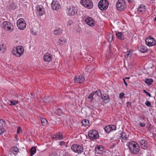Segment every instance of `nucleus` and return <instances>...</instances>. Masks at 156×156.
I'll list each match as a JSON object with an SVG mask.
<instances>
[{
  "label": "nucleus",
  "instance_id": "nucleus-1",
  "mask_svg": "<svg viewBox=\"0 0 156 156\" xmlns=\"http://www.w3.org/2000/svg\"><path fill=\"white\" fill-rule=\"evenodd\" d=\"M127 146L129 151L132 154H136L140 151V146L136 142L134 141L129 142L128 143Z\"/></svg>",
  "mask_w": 156,
  "mask_h": 156
},
{
  "label": "nucleus",
  "instance_id": "nucleus-2",
  "mask_svg": "<svg viewBox=\"0 0 156 156\" xmlns=\"http://www.w3.org/2000/svg\"><path fill=\"white\" fill-rule=\"evenodd\" d=\"M78 10V8L76 6L69 5L67 8V14L70 16H74L77 13Z\"/></svg>",
  "mask_w": 156,
  "mask_h": 156
},
{
  "label": "nucleus",
  "instance_id": "nucleus-3",
  "mask_svg": "<svg viewBox=\"0 0 156 156\" xmlns=\"http://www.w3.org/2000/svg\"><path fill=\"white\" fill-rule=\"evenodd\" d=\"M116 6L118 10L122 11L126 8V2L125 0H118Z\"/></svg>",
  "mask_w": 156,
  "mask_h": 156
},
{
  "label": "nucleus",
  "instance_id": "nucleus-4",
  "mask_svg": "<svg viewBox=\"0 0 156 156\" xmlns=\"http://www.w3.org/2000/svg\"><path fill=\"white\" fill-rule=\"evenodd\" d=\"M24 51L23 48L21 46H19L16 47L15 50L12 51V54L16 56L20 57L23 54Z\"/></svg>",
  "mask_w": 156,
  "mask_h": 156
},
{
  "label": "nucleus",
  "instance_id": "nucleus-5",
  "mask_svg": "<svg viewBox=\"0 0 156 156\" xmlns=\"http://www.w3.org/2000/svg\"><path fill=\"white\" fill-rule=\"evenodd\" d=\"M80 3L84 7L88 9H91L93 6V4L91 0H81Z\"/></svg>",
  "mask_w": 156,
  "mask_h": 156
},
{
  "label": "nucleus",
  "instance_id": "nucleus-6",
  "mask_svg": "<svg viewBox=\"0 0 156 156\" xmlns=\"http://www.w3.org/2000/svg\"><path fill=\"white\" fill-rule=\"evenodd\" d=\"M98 8L101 10H106L109 5L108 2L107 0H101L98 4Z\"/></svg>",
  "mask_w": 156,
  "mask_h": 156
},
{
  "label": "nucleus",
  "instance_id": "nucleus-7",
  "mask_svg": "<svg viewBox=\"0 0 156 156\" xmlns=\"http://www.w3.org/2000/svg\"><path fill=\"white\" fill-rule=\"evenodd\" d=\"M88 135L91 140L98 139L99 137L98 131L94 129L90 130L88 132Z\"/></svg>",
  "mask_w": 156,
  "mask_h": 156
},
{
  "label": "nucleus",
  "instance_id": "nucleus-8",
  "mask_svg": "<svg viewBox=\"0 0 156 156\" xmlns=\"http://www.w3.org/2000/svg\"><path fill=\"white\" fill-rule=\"evenodd\" d=\"M18 29L21 30H24L26 28V24L25 20L23 18H20L16 22Z\"/></svg>",
  "mask_w": 156,
  "mask_h": 156
},
{
  "label": "nucleus",
  "instance_id": "nucleus-9",
  "mask_svg": "<svg viewBox=\"0 0 156 156\" xmlns=\"http://www.w3.org/2000/svg\"><path fill=\"white\" fill-rule=\"evenodd\" d=\"M3 28L6 30L12 31L14 29L13 26L9 22L4 21L2 23Z\"/></svg>",
  "mask_w": 156,
  "mask_h": 156
},
{
  "label": "nucleus",
  "instance_id": "nucleus-10",
  "mask_svg": "<svg viewBox=\"0 0 156 156\" xmlns=\"http://www.w3.org/2000/svg\"><path fill=\"white\" fill-rule=\"evenodd\" d=\"M71 149L73 152L78 154L81 153L83 151L82 146L77 144L73 145L71 147Z\"/></svg>",
  "mask_w": 156,
  "mask_h": 156
},
{
  "label": "nucleus",
  "instance_id": "nucleus-11",
  "mask_svg": "<svg viewBox=\"0 0 156 156\" xmlns=\"http://www.w3.org/2000/svg\"><path fill=\"white\" fill-rule=\"evenodd\" d=\"M146 44L148 46H152L156 44V41L151 36H149L145 40Z\"/></svg>",
  "mask_w": 156,
  "mask_h": 156
},
{
  "label": "nucleus",
  "instance_id": "nucleus-12",
  "mask_svg": "<svg viewBox=\"0 0 156 156\" xmlns=\"http://www.w3.org/2000/svg\"><path fill=\"white\" fill-rule=\"evenodd\" d=\"M35 10L37 16L38 17L41 16L45 13L44 8L40 5L36 6Z\"/></svg>",
  "mask_w": 156,
  "mask_h": 156
},
{
  "label": "nucleus",
  "instance_id": "nucleus-13",
  "mask_svg": "<svg viewBox=\"0 0 156 156\" xmlns=\"http://www.w3.org/2000/svg\"><path fill=\"white\" fill-rule=\"evenodd\" d=\"M51 7L52 9L58 11L61 8L59 2L57 1H52L51 4Z\"/></svg>",
  "mask_w": 156,
  "mask_h": 156
},
{
  "label": "nucleus",
  "instance_id": "nucleus-14",
  "mask_svg": "<svg viewBox=\"0 0 156 156\" xmlns=\"http://www.w3.org/2000/svg\"><path fill=\"white\" fill-rule=\"evenodd\" d=\"M85 80V78L84 76L81 75L75 76L74 79V81L75 83H80L84 81Z\"/></svg>",
  "mask_w": 156,
  "mask_h": 156
},
{
  "label": "nucleus",
  "instance_id": "nucleus-15",
  "mask_svg": "<svg viewBox=\"0 0 156 156\" xmlns=\"http://www.w3.org/2000/svg\"><path fill=\"white\" fill-rule=\"evenodd\" d=\"M86 24L90 27H93L94 25V21L90 17H87L85 19Z\"/></svg>",
  "mask_w": 156,
  "mask_h": 156
},
{
  "label": "nucleus",
  "instance_id": "nucleus-16",
  "mask_svg": "<svg viewBox=\"0 0 156 156\" xmlns=\"http://www.w3.org/2000/svg\"><path fill=\"white\" fill-rule=\"evenodd\" d=\"M145 6L143 5H140L137 8L138 13L140 14H144L145 11Z\"/></svg>",
  "mask_w": 156,
  "mask_h": 156
},
{
  "label": "nucleus",
  "instance_id": "nucleus-17",
  "mask_svg": "<svg viewBox=\"0 0 156 156\" xmlns=\"http://www.w3.org/2000/svg\"><path fill=\"white\" fill-rule=\"evenodd\" d=\"M139 142L143 149H145L147 148V142L146 140L141 139L139 141Z\"/></svg>",
  "mask_w": 156,
  "mask_h": 156
},
{
  "label": "nucleus",
  "instance_id": "nucleus-18",
  "mask_svg": "<svg viewBox=\"0 0 156 156\" xmlns=\"http://www.w3.org/2000/svg\"><path fill=\"white\" fill-rule=\"evenodd\" d=\"M101 98L105 103H107L110 101V97L108 94L103 93L102 95Z\"/></svg>",
  "mask_w": 156,
  "mask_h": 156
},
{
  "label": "nucleus",
  "instance_id": "nucleus-19",
  "mask_svg": "<svg viewBox=\"0 0 156 156\" xmlns=\"http://www.w3.org/2000/svg\"><path fill=\"white\" fill-rule=\"evenodd\" d=\"M44 58L45 61L49 62L51 61L52 56L50 54L46 53L44 55Z\"/></svg>",
  "mask_w": 156,
  "mask_h": 156
},
{
  "label": "nucleus",
  "instance_id": "nucleus-20",
  "mask_svg": "<svg viewBox=\"0 0 156 156\" xmlns=\"http://www.w3.org/2000/svg\"><path fill=\"white\" fill-rule=\"evenodd\" d=\"M115 35L120 40H124L125 38L124 34L121 32H118L115 34Z\"/></svg>",
  "mask_w": 156,
  "mask_h": 156
},
{
  "label": "nucleus",
  "instance_id": "nucleus-21",
  "mask_svg": "<svg viewBox=\"0 0 156 156\" xmlns=\"http://www.w3.org/2000/svg\"><path fill=\"white\" fill-rule=\"evenodd\" d=\"M104 150L103 147L101 145L97 146L95 148V151L96 153L98 154H101V152Z\"/></svg>",
  "mask_w": 156,
  "mask_h": 156
},
{
  "label": "nucleus",
  "instance_id": "nucleus-22",
  "mask_svg": "<svg viewBox=\"0 0 156 156\" xmlns=\"http://www.w3.org/2000/svg\"><path fill=\"white\" fill-rule=\"evenodd\" d=\"M138 50L142 53L146 52L147 51V49L146 46L141 45L139 46L138 48Z\"/></svg>",
  "mask_w": 156,
  "mask_h": 156
},
{
  "label": "nucleus",
  "instance_id": "nucleus-23",
  "mask_svg": "<svg viewBox=\"0 0 156 156\" xmlns=\"http://www.w3.org/2000/svg\"><path fill=\"white\" fill-rule=\"evenodd\" d=\"M66 40L63 38L59 39L57 42V44L59 46H61L64 44L66 43Z\"/></svg>",
  "mask_w": 156,
  "mask_h": 156
},
{
  "label": "nucleus",
  "instance_id": "nucleus-24",
  "mask_svg": "<svg viewBox=\"0 0 156 156\" xmlns=\"http://www.w3.org/2000/svg\"><path fill=\"white\" fill-rule=\"evenodd\" d=\"M31 31L32 34L35 35L37 34L38 32V29L36 27H35L32 28Z\"/></svg>",
  "mask_w": 156,
  "mask_h": 156
},
{
  "label": "nucleus",
  "instance_id": "nucleus-25",
  "mask_svg": "<svg viewBox=\"0 0 156 156\" xmlns=\"http://www.w3.org/2000/svg\"><path fill=\"white\" fill-rule=\"evenodd\" d=\"M120 135L121 136H120V137L121 139L125 140H127V139L128 136L126 134L125 132H122L121 134H120Z\"/></svg>",
  "mask_w": 156,
  "mask_h": 156
},
{
  "label": "nucleus",
  "instance_id": "nucleus-26",
  "mask_svg": "<svg viewBox=\"0 0 156 156\" xmlns=\"http://www.w3.org/2000/svg\"><path fill=\"white\" fill-rule=\"evenodd\" d=\"M13 154L15 155H17V153L19 152V148L16 146H14L12 147Z\"/></svg>",
  "mask_w": 156,
  "mask_h": 156
},
{
  "label": "nucleus",
  "instance_id": "nucleus-27",
  "mask_svg": "<svg viewBox=\"0 0 156 156\" xmlns=\"http://www.w3.org/2000/svg\"><path fill=\"white\" fill-rule=\"evenodd\" d=\"M153 80L152 79H147L145 80V82L148 85H150L153 82Z\"/></svg>",
  "mask_w": 156,
  "mask_h": 156
},
{
  "label": "nucleus",
  "instance_id": "nucleus-28",
  "mask_svg": "<svg viewBox=\"0 0 156 156\" xmlns=\"http://www.w3.org/2000/svg\"><path fill=\"white\" fill-rule=\"evenodd\" d=\"M62 29L59 28L54 31V34L55 35L59 34L62 33Z\"/></svg>",
  "mask_w": 156,
  "mask_h": 156
},
{
  "label": "nucleus",
  "instance_id": "nucleus-29",
  "mask_svg": "<svg viewBox=\"0 0 156 156\" xmlns=\"http://www.w3.org/2000/svg\"><path fill=\"white\" fill-rule=\"evenodd\" d=\"M41 123L43 126H44L47 125L48 121L45 119L44 118H41Z\"/></svg>",
  "mask_w": 156,
  "mask_h": 156
},
{
  "label": "nucleus",
  "instance_id": "nucleus-30",
  "mask_svg": "<svg viewBox=\"0 0 156 156\" xmlns=\"http://www.w3.org/2000/svg\"><path fill=\"white\" fill-rule=\"evenodd\" d=\"M6 46L4 44H1L0 45V51H1L2 52H4L5 51Z\"/></svg>",
  "mask_w": 156,
  "mask_h": 156
},
{
  "label": "nucleus",
  "instance_id": "nucleus-31",
  "mask_svg": "<svg viewBox=\"0 0 156 156\" xmlns=\"http://www.w3.org/2000/svg\"><path fill=\"white\" fill-rule=\"evenodd\" d=\"M81 123L82 126H86L88 125L89 121L87 119H84L81 121Z\"/></svg>",
  "mask_w": 156,
  "mask_h": 156
},
{
  "label": "nucleus",
  "instance_id": "nucleus-32",
  "mask_svg": "<svg viewBox=\"0 0 156 156\" xmlns=\"http://www.w3.org/2000/svg\"><path fill=\"white\" fill-rule=\"evenodd\" d=\"M55 113L59 116H61L63 114V112L61 109L58 108L57 109V110L55 112Z\"/></svg>",
  "mask_w": 156,
  "mask_h": 156
},
{
  "label": "nucleus",
  "instance_id": "nucleus-33",
  "mask_svg": "<svg viewBox=\"0 0 156 156\" xmlns=\"http://www.w3.org/2000/svg\"><path fill=\"white\" fill-rule=\"evenodd\" d=\"M30 152L31 156L34 155L36 152V148L34 147H32L30 149Z\"/></svg>",
  "mask_w": 156,
  "mask_h": 156
},
{
  "label": "nucleus",
  "instance_id": "nucleus-34",
  "mask_svg": "<svg viewBox=\"0 0 156 156\" xmlns=\"http://www.w3.org/2000/svg\"><path fill=\"white\" fill-rule=\"evenodd\" d=\"M56 136L58 140H61L63 138L62 134L60 132H58L56 133Z\"/></svg>",
  "mask_w": 156,
  "mask_h": 156
},
{
  "label": "nucleus",
  "instance_id": "nucleus-35",
  "mask_svg": "<svg viewBox=\"0 0 156 156\" xmlns=\"http://www.w3.org/2000/svg\"><path fill=\"white\" fill-rule=\"evenodd\" d=\"M94 96V93L93 92L91 93L87 97V98L90 99V102H92L94 100L93 97Z\"/></svg>",
  "mask_w": 156,
  "mask_h": 156
},
{
  "label": "nucleus",
  "instance_id": "nucleus-36",
  "mask_svg": "<svg viewBox=\"0 0 156 156\" xmlns=\"http://www.w3.org/2000/svg\"><path fill=\"white\" fill-rule=\"evenodd\" d=\"M93 92V93H94V96H96V95H97V96H99L100 95H102L101 92L99 90H97L96 91Z\"/></svg>",
  "mask_w": 156,
  "mask_h": 156
},
{
  "label": "nucleus",
  "instance_id": "nucleus-37",
  "mask_svg": "<svg viewBox=\"0 0 156 156\" xmlns=\"http://www.w3.org/2000/svg\"><path fill=\"white\" fill-rule=\"evenodd\" d=\"M109 125H107L104 128V129L107 133H108L111 131Z\"/></svg>",
  "mask_w": 156,
  "mask_h": 156
},
{
  "label": "nucleus",
  "instance_id": "nucleus-38",
  "mask_svg": "<svg viewBox=\"0 0 156 156\" xmlns=\"http://www.w3.org/2000/svg\"><path fill=\"white\" fill-rule=\"evenodd\" d=\"M10 8L11 9V10H14L16 8V5L13 3H11L10 4Z\"/></svg>",
  "mask_w": 156,
  "mask_h": 156
},
{
  "label": "nucleus",
  "instance_id": "nucleus-39",
  "mask_svg": "<svg viewBox=\"0 0 156 156\" xmlns=\"http://www.w3.org/2000/svg\"><path fill=\"white\" fill-rule=\"evenodd\" d=\"M5 122L3 120H0V127H3L5 126Z\"/></svg>",
  "mask_w": 156,
  "mask_h": 156
},
{
  "label": "nucleus",
  "instance_id": "nucleus-40",
  "mask_svg": "<svg viewBox=\"0 0 156 156\" xmlns=\"http://www.w3.org/2000/svg\"><path fill=\"white\" fill-rule=\"evenodd\" d=\"M10 105H14L18 104V101L16 100H13L10 101Z\"/></svg>",
  "mask_w": 156,
  "mask_h": 156
},
{
  "label": "nucleus",
  "instance_id": "nucleus-41",
  "mask_svg": "<svg viewBox=\"0 0 156 156\" xmlns=\"http://www.w3.org/2000/svg\"><path fill=\"white\" fill-rule=\"evenodd\" d=\"M109 125L110 126L111 131L113 130H115L116 129V126L115 125Z\"/></svg>",
  "mask_w": 156,
  "mask_h": 156
},
{
  "label": "nucleus",
  "instance_id": "nucleus-42",
  "mask_svg": "<svg viewBox=\"0 0 156 156\" xmlns=\"http://www.w3.org/2000/svg\"><path fill=\"white\" fill-rule=\"evenodd\" d=\"M143 91L144 93H145L149 97H151V94L150 93H148V92H147L145 90H143Z\"/></svg>",
  "mask_w": 156,
  "mask_h": 156
},
{
  "label": "nucleus",
  "instance_id": "nucleus-43",
  "mask_svg": "<svg viewBox=\"0 0 156 156\" xmlns=\"http://www.w3.org/2000/svg\"><path fill=\"white\" fill-rule=\"evenodd\" d=\"M20 132H22V131L21 129V128L20 126H18L17 129V134H19V133H20Z\"/></svg>",
  "mask_w": 156,
  "mask_h": 156
},
{
  "label": "nucleus",
  "instance_id": "nucleus-44",
  "mask_svg": "<svg viewBox=\"0 0 156 156\" xmlns=\"http://www.w3.org/2000/svg\"><path fill=\"white\" fill-rule=\"evenodd\" d=\"M125 94L123 92H121L119 95V98L121 99L123 98Z\"/></svg>",
  "mask_w": 156,
  "mask_h": 156
},
{
  "label": "nucleus",
  "instance_id": "nucleus-45",
  "mask_svg": "<svg viewBox=\"0 0 156 156\" xmlns=\"http://www.w3.org/2000/svg\"><path fill=\"white\" fill-rule=\"evenodd\" d=\"M145 105L147 106L148 107H150L151 106V103L148 101H147L145 103Z\"/></svg>",
  "mask_w": 156,
  "mask_h": 156
},
{
  "label": "nucleus",
  "instance_id": "nucleus-46",
  "mask_svg": "<svg viewBox=\"0 0 156 156\" xmlns=\"http://www.w3.org/2000/svg\"><path fill=\"white\" fill-rule=\"evenodd\" d=\"M59 145L61 146L66 145V142L64 141H61L59 142Z\"/></svg>",
  "mask_w": 156,
  "mask_h": 156
},
{
  "label": "nucleus",
  "instance_id": "nucleus-47",
  "mask_svg": "<svg viewBox=\"0 0 156 156\" xmlns=\"http://www.w3.org/2000/svg\"><path fill=\"white\" fill-rule=\"evenodd\" d=\"M4 131V129L3 127L1 128L0 129V135L2 134Z\"/></svg>",
  "mask_w": 156,
  "mask_h": 156
},
{
  "label": "nucleus",
  "instance_id": "nucleus-48",
  "mask_svg": "<svg viewBox=\"0 0 156 156\" xmlns=\"http://www.w3.org/2000/svg\"><path fill=\"white\" fill-rule=\"evenodd\" d=\"M131 54H132L131 51H128L126 55L127 56H129V57H130L131 56Z\"/></svg>",
  "mask_w": 156,
  "mask_h": 156
},
{
  "label": "nucleus",
  "instance_id": "nucleus-49",
  "mask_svg": "<svg viewBox=\"0 0 156 156\" xmlns=\"http://www.w3.org/2000/svg\"><path fill=\"white\" fill-rule=\"evenodd\" d=\"M73 23V21L72 20H70L68 22V25L70 26L72 25Z\"/></svg>",
  "mask_w": 156,
  "mask_h": 156
},
{
  "label": "nucleus",
  "instance_id": "nucleus-50",
  "mask_svg": "<svg viewBox=\"0 0 156 156\" xmlns=\"http://www.w3.org/2000/svg\"><path fill=\"white\" fill-rule=\"evenodd\" d=\"M51 137L52 139H56V140H57L56 135H51Z\"/></svg>",
  "mask_w": 156,
  "mask_h": 156
},
{
  "label": "nucleus",
  "instance_id": "nucleus-51",
  "mask_svg": "<svg viewBox=\"0 0 156 156\" xmlns=\"http://www.w3.org/2000/svg\"><path fill=\"white\" fill-rule=\"evenodd\" d=\"M139 125L140 126L144 127L145 126V124L144 123H140Z\"/></svg>",
  "mask_w": 156,
  "mask_h": 156
},
{
  "label": "nucleus",
  "instance_id": "nucleus-52",
  "mask_svg": "<svg viewBox=\"0 0 156 156\" xmlns=\"http://www.w3.org/2000/svg\"><path fill=\"white\" fill-rule=\"evenodd\" d=\"M123 80L125 86H127V83L126 82V81L125 79L123 78Z\"/></svg>",
  "mask_w": 156,
  "mask_h": 156
},
{
  "label": "nucleus",
  "instance_id": "nucleus-53",
  "mask_svg": "<svg viewBox=\"0 0 156 156\" xmlns=\"http://www.w3.org/2000/svg\"><path fill=\"white\" fill-rule=\"evenodd\" d=\"M113 38L112 37H112L111 38H109V39L108 40V41L109 42L111 43L112 41L113 40Z\"/></svg>",
  "mask_w": 156,
  "mask_h": 156
},
{
  "label": "nucleus",
  "instance_id": "nucleus-54",
  "mask_svg": "<svg viewBox=\"0 0 156 156\" xmlns=\"http://www.w3.org/2000/svg\"><path fill=\"white\" fill-rule=\"evenodd\" d=\"M128 2L130 3H133L134 2V0H127Z\"/></svg>",
  "mask_w": 156,
  "mask_h": 156
},
{
  "label": "nucleus",
  "instance_id": "nucleus-55",
  "mask_svg": "<svg viewBox=\"0 0 156 156\" xmlns=\"http://www.w3.org/2000/svg\"><path fill=\"white\" fill-rule=\"evenodd\" d=\"M49 156H57L56 155H55L54 154H50Z\"/></svg>",
  "mask_w": 156,
  "mask_h": 156
},
{
  "label": "nucleus",
  "instance_id": "nucleus-56",
  "mask_svg": "<svg viewBox=\"0 0 156 156\" xmlns=\"http://www.w3.org/2000/svg\"><path fill=\"white\" fill-rule=\"evenodd\" d=\"M124 79H125V80L126 79H130V77H125Z\"/></svg>",
  "mask_w": 156,
  "mask_h": 156
},
{
  "label": "nucleus",
  "instance_id": "nucleus-57",
  "mask_svg": "<svg viewBox=\"0 0 156 156\" xmlns=\"http://www.w3.org/2000/svg\"><path fill=\"white\" fill-rule=\"evenodd\" d=\"M154 21H156V17L154 19Z\"/></svg>",
  "mask_w": 156,
  "mask_h": 156
},
{
  "label": "nucleus",
  "instance_id": "nucleus-58",
  "mask_svg": "<svg viewBox=\"0 0 156 156\" xmlns=\"http://www.w3.org/2000/svg\"><path fill=\"white\" fill-rule=\"evenodd\" d=\"M128 103H130V102H127V103L128 104Z\"/></svg>",
  "mask_w": 156,
  "mask_h": 156
},
{
  "label": "nucleus",
  "instance_id": "nucleus-59",
  "mask_svg": "<svg viewBox=\"0 0 156 156\" xmlns=\"http://www.w3.org/2000/svg\"><path fill=\"white\" fill-rule=\"evenodd\" d=\"M155 104H156V102L155 103Z\"/></svg>",
  "mask_w": 156,
  "mask_h": 156
}]
</instances>
